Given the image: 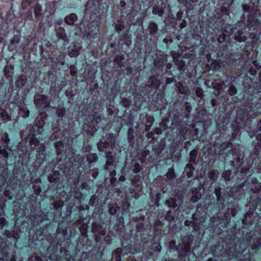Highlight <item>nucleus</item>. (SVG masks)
Segmentation results:
<instances>
[{
	"label": "nucleus",
	"instance_id": "obj_22",
	"mask_svg": "<svg viewBox=\"0 0 261 261\" xmlns=\"http://www.w3.org/2000/svg\"><path fill=\"white\" fill-rule=\"evenodd\" d=\"M149 28L150 29V33H154L158 30L157 24L154 22L150 23L149 24Z\"/></svg>",
	"mask_w": 261,
	"mask_h": 261
},
{
	"label": "nucleus",
	"instance_id": "obj_54",
	"mask_svg": "<svg viewBox=\"0 0 261 261\" xmlns=\"http://www.w3.org/2000/svg\"><path fill=\"white\" fill-rule=\"evenodd\" d=\"M100 234L101 236H105V235H106V230H101V231H100Z\"/></svg>",
	"mask_w": 261,
	"mask_h": 261
},
{
	"label": "nucleus",
	"instance_id": "obj_49",
	"mask_svg": "<svg viewBox=\"0 0 261 261\" xmlns=\"http://www.w3.org/2000/svg\"><path fill=\"white\" fill-rule=\"evenodd\" d=\"M220 188H219L218 189H216L215 190V193H216V194L217 195V196L218 197V198H219V196H220Z\"/></svg>",
	"mask_w": 261,
	"mask_h": 261
},
{
	"label": "nucleus",
	"instance_id": "obj_43",
	"mask_svg": "<svg viewBox=\"0 0 261 261\" xmlns=\"http://www.w3.org/2000/svg\"><path fill=\"white\" fill-rule=\"evenodd\" d=\"M18 42H19V39H18V37H15L14 38V39H13L11 40V43L12 44H15L16 43H18Z\"/></svg>",
	"mask_w": 261,
	"mask_h": 261
},
{
	"label": "nucleus",
	"instance_id": "obj_52",
	"mask_svg": "<svg viewBox=\"0 0 261 261\" xmlns=\"http://www.w3.org/2000/svg\"><path fill=\"white\" fill-rule=\"evenodd\" d=\"M110 138H111V140L113 142V144L111 145V148H112L114 147V139L112 135H110Z\"/></svg>",
	"mask_w": 261,
	"mask_h": 261
},
{
	"label": "nucleus",
	"instance_id": "obj_55",
	"mask_svg": "<svg viewBox=\"0 0 261 261\" xmlns=\"http://www.w3.org/2000/svg\"><path fill=\"white\" fill-rule=\"evenodd\" d=\"M125 179V177L124 176H121L120 177H119V180L120 181H124Z\"/></svg>",
	"mask_w": 261,
	"mask_h": 261
},
{
	"label": "nucleus",
	"instance_id": "obj_18",
	"mask_svg": "<svg viewBox=\"0 0 261 261\" xmlns=\"http://www.w3.org/2000/svg\"><path fill=\"white\" fill-rule=\"evenodd\" d=\"M231 174V172L230 170H227L225 171L223 174L222 176L225 179V180L229 181L231 179L230 175Z\"/></svg>",
	"mask_w": 261,
	"mask_h": 261
},
{
	"label": "nucleus",
	"instance_id": "obj_29",
	"mask_svg": "<svg viewBox=\"0 0 261 261\" xmlns=\"http://www.w3.org/2000/svg\"><path fill=\"white\" fill-rule=\"evenodd\" d=\"M237 92V90L234 86H230L229 89V93L231 95H234Z\"/></svg>",
	"mask_w": 261,
	"mask_h": 261
},
{
	"label": "nucleus",
	"instance_id": "obj_26",
	"mask_svg": "<svg viewBox=\"0 0 261 261\" xmlns=\"http://www.w3.org/2000/svg\"><path fill=\"white\" fill-rule=\"evenodd\" d=\"M141 167L138 163H135L134 165V172L138 173L141 170Z\"/></svg>",
	"mask_w": 261,
	"mask_h": 261
},
{
	"label": "nucleus",
	"instance_id": "obj_28",
	"mask_svg": "<svg viewBox=\"0 0 261 261\" xmlns=\"http://www.w3.org/2000/svg\"><path fill=\"white\" fill-rule=\"evenodd\" d=\"M141 177L139 175H136L132 179V182L134 184H136L138 183Z\"/></svg>",
	"mask_w": 261,
	"mask_h": 261
},
{
	"label": "nucleus",
	"instance_id": "obj_19",
	"mask_svg": "<svg viewBox=\"0 0 261 261\" xmlns=\"http://www.w3.org/2000/svg\"><path fill=\"white\" fill-rule=\"evenodd\" d=\"M41 7L39 5L35 6L34 9V13L37 18H39L41 15Z\"/></svg>",
	"mask_w": 261,
	"mask_h": 261
},
{
	"label": "nucleus",
	"instance_id": "obj_16",
	"mask_svg": "<svg viewBox=\"0 0 261 261\" xmlns=\"http://www.w3.org/2000/svg\"><path fill=\"white\" fill-rule=\"evenodd\" d=\"M97 159V156L95 153L90 154L87 157V160L90 163L96 162Z\"/></svg>",
	"mask_w": 261,
	"mask_h": 261
},
{
	"label": "nucleus",
	"instance_id": "obj_48",
	"mask_svg": "<svg viewBox=\"0 0 261 261\" xmlns=\"http://www.w3.org/2000/svg\"><path fill=\"white\" fill-rule=\"evenodd\" d=\"M33 258H34V257H32L31 258V260L32 261H33ZM35 260H36V261H42V258H41L40 256H35Z\"/></svg>",
	"mask_w": 261,
	"mask_h": 261
},
{
	"label": "nucleus",
	"instance_id": "obj_13",
	"mask_svg": "<svg viewBox=\"0 0 261 261\" xmlns=\"http://www.w3.org/2000/svg\"><path fill=\"white\" fill-rule=\"evenodd\" d=\"M0 116L4 120H11V118L8 115L7 112L5 110L0 109Z\"/></svg>",
	"mask_w": 261,
	"mask_h": 261
},
{
	"label": "nucleus",
	"instance_id": "obj_50",
	"mask_svg": "<svg viewBox=\"0 0 261 261\" xmlns=\"http://www.w3.org/2000/svg\"><path fill=\"white\" fill-rule=\"evenodd\" d=\"M4 223H5V220L4 219H0V227L4 226Z\"/></svg>",
	"mask_w": 261,
	"mask_h": 261
},
{
	"label": "nucleus",
	"instance_id": "obj_44",
	"mask_svg": "<svg viewBox=\"0 0 261 261\" xmlns=\"http://www.w3.org/2000/svg\"><path fill=\"white\" fill-rule=\"evenodd\" d=\"M178 2L184 5V6H187L188 4V0H178Z\"/></svg>",
	"mask_w": 261,
	"mask_h": 261
},
{
	"label": "nucleus",
	"instance_id": "obj_7",
	"mask_svg": "<svg viewBox=\"0 0 261 261\" xmlns=\"http://www.w3.org/2000/svg\"><path fill=\"white\" fill-rule=\"evenodd\" d=\"M218 172L215 170H211L208 173V177L211 180H216L218 178Z\"/></svg>",
	"mask_w": 261,
	"mask_h": 261
},
{
	"label": "nucleus",
	"instance_id": "obj_4",
	"mask_svg": "<svg viewBox=\"0 0 261 261\" xmlns=\"http://www.w3.org/2000/svg\"><path fill=\"white\" fill-rule=\"evenodd\" d=\"M243 32L242 31H239L238 32V34L236 35L234 39L237 41L239 42H244L247 39V37L245 36H242Z\"/></svg>",
	"mask_w": 261,
	"mask_h": 261
},
{
	"label": "nucleus",
	"instance_id": "obj_21",
	"mask_svg": "<svg viewBox=\"0 0 261 261\" xmlns=\"http://www.w3.org/2000/svg\"><path fill=\"white\" fill-rule=\"evenodd\" d=\"M166 176L168 179H172L175 177L174 171L173 168H170L168 169V171L166 174Z\"/></svg>",
	"mask_w": 261,
	"mask_h": 261
},
{
	"label": "nucleus",
	"instance_id": "obj_24",
	"mask_svg": "<svg viewBox=\"0 0 261 261\" xmlns=\"http://www.w3.org/2000/svg\"><path fill=\"white\" fill-rule=\"evenodd\" d=\"M65 109L64 108H62L58 110L57 114V115L58 116V117H62L64 116V115L65 114Z\"/></svg>",
	"mask_w": 261,
	"mask_h": 261
},
{
	"label": "nucleus",
	"instance_id": "obj_25",
	"mask_svg": "<svg viewBox=\"0 0 261 261\" xmlns=\"http://www.w3.org/2000/svg\"><path fill=\"white\" fill-rule=\"evenodd\" d=\"M11 187L10 186L7 187V189L6 190L4 195L6 197H7L9 199H12V196L11 194H10L8 191L10 190Z\"/></svg>",
	"mask_w": 261,
	"mask_h": 261
},
{
	"label": "nucleus",
	"instance_id": "obj_59",
	"mask_svg": "<svg viewBox=\"0 0 261 261\" xmlns=\"http://www.w3.org/2000/svg\"><path fill=\"white\" fill-rule=\"evenodd\" d=\"M193 229L197 231L199 229V227L198 226L194 225L193 226Z\"/></svg>",
	"mask_w": 261,
	"mask_h": 261
},
{
	"label": "nucleus",
	"instance_id": "obj_46",
	"mask_svg": "<svg viewBox=\"0 0 261 261\" xmlns=\"http://www.w3.org/2000/svg\"><path fill=\"white\" fill-rule=\"evenodd\" d=\"M186 169H189L190 171H193L194 167L191 164H187L186 166Z\"/></svg>",
	"mask_w": 261,
	"mask_h": 261
},
{
	"label": "nucleus",
	"instance_id": "obj_37",
	"mask_svg": "<svg viewBox=\"0 0 261 261\" xmlns=\"http://www.w3.org/2000/svg\"><path fill=\"white\" fill-rule=\"evenodd\" d=\"M226 35L223 34V35H220L218 37V41L219 42H223L225 40Z\"/></svg>",
	"mask_w": 261,
	"mask_h": 261
},
{
	"label": "nucleus",
	"instance_id": "obj_51",
	"mask_svg": "<svg viewBox=\"0 0 261 261\" xmlns=\"http://www.w3.org/2000/svg\"><path fill=\"white\" fill-rule=\"evenodd\" d=\"M186 26V21L185 20H183L182 22L180 23V27L181 28H184Z\"/></svg>",
	"mask_w": 261,
	"mask_h": 261
},
{
	"label": "nucleus",
	"instance_id": "obj_8",
	"mask_svg": "<svg viewBox=\"0 0 261 261\" xmlns=\"http://www.w3.org/2000/svg\"><path fill=\"white\" fill-rule=\"evenodd\" d=\"M81 47H79L75 49H71L68 53L69 56L70 57H74L78 56L80 54Z\"/></svg>",
	"mask_w": 261,
	"mask_h": 261
},
{
	"label": "nucleus",
	"instance_id": "obj_10",
	"mask_svg": "<svg viewBox=\"0 0 261 261\" xmlns=\"http://www.w3.org/2000/svg\"><path fill=\"white\" fill-rule=\"evenodd\" d=\"M176 87L178 88V92L180 94H186L188 91L187 88L184 87L179 82L176 84Z\"/></svg>",
	"mask_w": 261,
	"mask_h": 261
},
{
	"label": "nucleus",
	"instance_id": "obj_58",
	"mask_svg": "<svg viewBox=\"0 0 261 261\" xmlns=\"http://www.w3.org/2000/svg\"><path fill=\"white\" fill-rule=\"evenodd\" d=\"M153 136V134L151 132H149L147 134V137L149 138H152Z\"/></svg>",
	"mask_w": 261,
	"mask_h": 261
},
{
	"label": "nucleus",
	"instance_id": "obj_61",
	"mask_svg": "<svg viewBox=\"0 0 261 261\" xmlns=\"http://www.w3.org/2000/svg\"><path fill=\"white\" fill-rule=\"evenodd\" d=\"M190 221H185V225H186L188 226V225H190Z\"/></svg>",
	"mask_w": 261,
	"mask_h": 261
},
{
	"label": "nucleus",
	"instance_id": "obj_36",
	"mask_svg": "<svg viewBox=\"0 0 261 261\" xmlns=\"http://www.w3.org/2000/svg\"><path fill=\"white\" fill-rule=\"evenodd\" d=\"M109 212L111 214L114 215L117 212V207L114 206L110 207Z\"/></svg>",
	"mask_w": 261,
	"mask_h": 261
},
{
	"label": "nucleus",
	"instance_id": "obj_33",
	"mask_svg": "<svg viewBox=\"0 0 261 261\" xmlns=\"http://www.w3.org/2000/svg\"><path fill=\"white\" fill-rule=\"evenodd\" d=\"M70 72V74L72 75H74L76 74V67H75V66H74V65L71 66Z\"/></svg>",
	"mask_w": 261,
	"mask_h": 261
},
{
	"label": "nucleus",
	"instance_id": "obj_15",
	"mask_svg": "<svg viewBox=\"0 0 261 261\" xmlns=\"http://www.w3.org/2000/svg\"><path fill=\"white\" fill-rule=\"evenodd\" d=\"M55 147L57 150V154H61L62 152V148H64L63 144L61 142H57L55 144Z\"/></svg>",
	"mask_w": 261,
	"mask_h": 261
},
{
	"label": "nucleus",
	"instance_id": "obj_2",
	"mask_svg": "<svg viewBox=\"0 0 261 261\" xmlns=\"http://www.w3.org/2000/svg\"><path fill=\"white\" fill-rule=\"evenodd\" d=\"M34 101L38 108L46 107L49 103L48 98L44 95H36L34 98Z\"/></svg>",
	"mask_w": 261,
	"mask_h": 261
},
{
	"label": "nucleus",
	"instance_id": "obj_1",
	"mask_svg": "<svg viewBox=\"0 0 261 261\" xmlns=\"http://www.w3.org/2000/svg\"><path fill=\"white\" fill-rule=\"evenodd\" d=\"M97 147L100 151H103L104 149H106L105 152L107 154L108 161L105 166V169L110 171L112 170L110 173V176H111L110 181L111 183L113 184L116 181V178L115 177L116 173L114 170L115 166L113 164L114 158L110 155L111 151L109 150L108 144L107 143L100 142L98 143Z\"/></svg>",
	"mask_w": 261,
	"mask_h": 261
},
{
	"label": "nucleus",
	"instance_id": "obj_23",
	"mask_svg": "<svg viewBox=\"0 0 261 261\" xmlns=\"http://www.w3.org/2000/svg\"><path fill=\"white\" fill-rule=\"evenodd\" d=\"M201 197V194L196 192H195L194 191L193 192V196L192 197V200L194 202H197L199 199Z\"/></svg>",
	"mask_w": 261,
	"mask_h": 261
},
{
	"label": "nucleus",
	"instance_id": "obj_38",
	"mask_svg": "<svg viewBox=\"0 0 261 261\" xmlns=\"http://www.w3.org/2000/svg\"><path fill=\"white\" fill-rule=\"evenodd\" d=\"M31 143L32 144H34L35 145H39V141L35 138H33L31 140Z\"/></svg>",
	"mask_w": 261,
	"mask_h": 261
},
{
	"label": "nucleus",
	"instance_id": "obj_30",
	"mask_svg": "<svg viewBox=\"0 0 261 261\" xmlns=\"http://www.w3.org/2000/svg\"><path fill=\"white\" fill-rule=\"evenodd\" d=\"M121 103L125 107H128L130 105V101L127 98H123Z\"/></svg>",
	"mask_w": 261,
	"mask_h": 261
},
{
	"label": "nucleus",
	"instance_id": "obj_5",
	"mask_svg": "<svg viewBox=\"0 0 261 261\" xmlns=\"http://www.w3.org/2000/svg\"><path fill=\"white\" fill-rule=\"evenodd\" d=\"M152 13L155 15H158L160 16H162L164 14V10L155 6L153 7Z\"/></svg>",
	"mask_w": 261,
	"mask_h": 261
},
{
	"label": "nucleus",
	"instance_id": "obj_62",
	"mask_svg": "<svg viewBox=\"0 0 261 261\" xmlns=\"http://www.w3.org/2000/svg\"><path fill=\"white\" fill-rule=\"evenodd\" d=\"M11 261H16L15 256H13L11 258Z\"/></svg>",
	"mask_w": 261,
	"mask_h": 261
},
{
	"label": "nucleus",
	"instance_id": "obj_39",
	"mask_svg": "<svg viewBox=\"0 0 261 261\" xmlns=\"http://www.w3.org/2000/svg\"><path fill=\"white\" fill-rule=\"evenodd\" d=\"M166 219L168 220L171 221L174 219V217L170 215V211H168L166 216Z\"/></svg>",
	"mask_w": 261,
	"mask_h": 261
},
{
	"label": "nucleus",
	"instance_id": "obj_17",
	"mask_svg": "<svg viewBox=\"0 0 261 261\" xmlns=\"http://www.w3.org/2000/svg\"><path fill=\"white\" fill-rule=\"evenodd\" d=\"M92 229L94 233L98 232L101 229L100 225L97 222L93 223Z\"/></svg>",
	"mask_w": 261,
	"mask_h": 261
},
{
	"label": "nucleus",
	"instance_id": "obj_47",
	"mask_svg": "<svg viewBox=\"0 0 261 261\" xmlns=\"http://www.w3.org/2000/svg\"><path fill=\"white\" fill-rule=\"evenodd\" d=\"M249 168L247 167L243 168L241 169V173L242 174H246V172L248 171Z\"/></svg>",
	"mask_w": 261,
	"mask_h": 261
},
{
	"label": "nucleus",
	"instance_id": "obj_41",
	"mask_svg": "<svg viewBox=\"0 0 261 261\" xmlns=\"http://www.w3.org/2000/svg\"><path fill=\"white\" fill-rule=\"evenodd\" d=\"M175 242L173 241H171L170 242V244H169V246L171 248L173 249H176L177 250V248L175 247Z\"/></svg>",
	"mask_w": 261,
	"mask_h": 261
},
{
	"label": "nucleus",
	"instance_id": "obj_57",
	"mask_svg": "<svg viewBox=\"0 0 261 261\" xmlns=\"http://www.w3.org/2000/svg\"><path fill=\"white\" fill-rule=\"evenodd\" d=\"M181 16H182V12H177V17L180 18L181 17Z\"/></svg>",
	"mask_w": 261,
	"mask_h": 261
},
{
	"label": "nucleus",
	"instance_id": "obj_45",
	"mask_svg": "<svg viewBox=\"0 0 261 261\" xmlns=\"http://www.w3.org/2000/svg\"><path fill=\"white\" fill-rule=\"evenodd\" d=\"M56 178H57L54 177V176L53 175L49 176L48 177V180L51 182L56 181Z\"/></svg>",
	"mask_w": 261,
	"mask_h": 261
},
{
	"label": "nucleus",
	"instance_id": "obj_53",
	"mask_svg": "<svg viewBox=\"0 0 261 261\" xmlns=\"http://www.w3.org/2000/svg\"><path fill=\"white\" fill-rule=\"evenodd\" d=\"M187 174L188 177H191L193 175V171L189 170V171L187 172Z\"/></svg>",
	"mask_w": 261,
	"mask_h": 261
},
{
	"label": "nucleus",
	"instance_id": "obj_6",
	"mask_svg": "<svg viewBox=\"0 0 261 261\" xmlns=\"http://www.w3.org/2000/svg\"><path fill=\"white\" fill-rule=\"evenodd\" d=\"M57 36L59 38L62 39L64 41H66L67 37L65 33V30L63 29H60L57 33Z\"/></svg>",
	"mask_w": 261,
	"mask_h": 261
},
{
	"label": "nucleus",
	"instance_id": "obj_35",
	"mask_svg": "<svg viewBox=\"0 0 261 261\" xmlns=\"http://www.w3.org/2000/svg\"><path fill=\"white\" fill-rule=\"evenodd\" d=\"M153 249L157 251H160L161 249V246L159 244L155 243L153 245Z\"/></svg>",
	"mask_w": 261,
	"mask_h": 261
},
{
	"label": "nucleus",
	"instance_id": "obj_64",
	"mask_svg": "<svg viewBox=\"0 0 261 261\" xmlns=\"http://www.w3.org/2000/svg\"><path fill=\"white\" fill-rule=\"evenodd\" d=\"M237 161L238 162H239H239H241V159H240V158H237Z\"/></svg>",
	"mask_w": 261,
	"mask_h": 261
},
{
	"label": "nucleus",
	"instance_id": "obj_34",
	"mask_svg": "<svg viewBox=\"0 0 261 261\" xmlns=\"http://www.w3.org/2000/svg\"><path fill=\"white\" fill-rule=\"evenodd\" d=\"M191 247L189 243H186L184 245V247L182 248V250H185L186 252H188L190 250Z\"/></svg>",
	"mask_w": 261,
	"mask_h": 261
},
{
	"label": "nucleus",
	"instance_id": "obj_32",
	"mask_svg": "<svg viewBox=\"0 0 261 261\" xmlns=\"http://www.w3.org/2000/svg\"><path fill=\"white\" fill-rule=\"evenodd\" d=\"M133 132H134V130H133V129L132 128H129V129H128V138L132 140L134 138V137L133 135Z\"/></svg>",
	"mask_w": 261,
	"mask_h": 261
},
{
	"label": "nucleus",
	"instance_id": "obj_42",
	"mask_svg": "<svg viewBox=\"0 0 261 261\" xmlns=\"http://www.w3.org/2000/svg\"><path fill=\"white\" fill-rule=\"evenodd\" d=\"M243 9L244 11H245L246 12H249L250 10V8L249 6L247 5H243Z\"/></svg>",
	"mask_w": 261,
	"mask_h": 261
},
{
	"label": "nucleus",
	"instance_id": "obj_20",
	"mask_svg": "<svg viewBox=\"0 0 261 261\" xmlns=\"http://www.w3.org/2000/svg\"><path fill=\"white\" fill-rule=\"evenodd\" d=\"M124 59L125 57L124 55L118 56L115 59V62L117 63L119 66H122L123 65V63L121 61V60H124Z\"/></svg>",
	"mask_w": 261,
	"mask_h": 261
},
{
	"label": "nucleus",
	"instance_id": "obj_63",
	"mask_svg": "<svg viewBox=\"0 0 261 261\" xmlns=\"http://www.w3.org/2000/svg\"><path fill=\"white\" fill-rule=\"evenodd\" d=\"M96 240L97 242H99V237H98L97 235H96Z\"/></svg>",
	"mask_w": 261,
	"mask_h": 261
},
{
	"label": "nucleus",
	"instance_id": "obj_3",
	"mask_svg": "<svg viewBox=\"0 0 261 261\" xmlns=\"http://www.w3.org/2000/svg\"><path fill=\"white\" fill-rule=\"evenodd\" d=\"M77 16L74 14H71L65 18V21L68 24H72L77 20Z\"/></svg>",
	"mask_w": 261,
	"mask_h": 261
},
{
	"label": "nucleus",
	"instance_id": "obj_27",
	"mask_svg": "<svg viewBox=\"0 0 261 261\" xmlns=\"http://www.w3.org/2000/svg\"><path fill=\"white\" fill-rule=\"evenodd\" d=\"M196 95L200 97L201 98L203 96V91L202 89L201 88H198L196 90Z\"/></svg>",
	"mask_w": 261,
	"mask_h": 261
},
{
	"label": "nucleus",
	"instance_id": "obj_40",
	"mask_svg": "<svg viewBox=\"0 0 261 261\" xmlns=\"http://www.w3.org/2000/svg\"><path fill=\"white\" fill-rule=\"evenodd\" d=\"M33 189L36 194H39L41 192V188L39 186L38 187L36 186H33Z\"/></svg>",
	"mask_w": 261,
	"mask_h": 261
},
{
	"label": "nucleus",
	"instance_id": "obj_11",
	"mask_svg": "<svg viewBox=\"0 0 261 261\" xmlns=\"http://www.w3.org/2000/svg\"><path fill=\"white\" fill-rule=\"evenodd\" d=\"M153 121L154 118L152 116H149L147 118V124L145 125V128L146 131L148 130L150 128V127L152 125Z\"/></svg>",
	"mask_w": 261,
	"mask_h": 261
},
{
	"label": "nucleus",
	"instance_id": "obj_60",
	"mask_svg": "<svg viewBox=\"0 0 261 261\" xmlns=\"http://www.w3.org/2000/svg\"><path fill=\"white\" fill-rule=\"evenodd\" d=\"M255 72H256V71L255 70H250V73L252 74V75H254L255 74Z\"/></svg>",
	"mask_w": 261,
	"mask_h": 261
},
{
	"label": "nucleus",
	"instance_id": "obj_56",
	"mask_svg": "<svg viewBox=\"0 0 261 261\" xmlns=\"http://www.w3.org/2000/svg\"><path fill=\"white\" fill-rule=\"evenodd\" d=\"M98 175V172H94L93 174H92V176L93 178H96Z\"/></svg>",
	"mask_w": 261,
	"mask_h": 261
},
{
	"label": "nucleus",
	"instance_id": "obj_12",
	"mask_svg": "<svg viewBox=\"0 0 261 261\" xmlns=\"http://www.w3.org/2000/svg\"><path fill=\"white\" fill-rule=\"evenodd\" d=\"M122 252V249L120 248H117L113 251V255H116V261H120L121 260L120 254Z\"/></svg>",
	"mask_w": 261,
	"mask_h": 261
},
{
	"label": "nucleus",
	"instance_id": "obj_14",
	"mask_svg": "<svg viewBox=\"0 0 261 261\" xmlns=\"http://www.w3.org/2000/svg\"><path fill=\"white\" fill-rule=\"evenodd\" d=\"M197 151L195 150H192L190 153V162L193 163H195Z\"/></svg>",
	"mask_w": 261,
	"mask_h": 261
},
{
	"label": "nucleus",
	"instance_id": "obj_31",
	"mask_svg": "<svg viewBox=\"0 0 261 261\" xmlns=\"http://www.w3.org/2000/svg\"><path fill=\"white\" fill-rule=\"evenodd\" d=\"M2 140L5 143H8L9 142V139L8 137V134L5 133L4 136L2 138Z\"/></svg>",
	"mask_w": 261,
	"mask_h": 261
},
{
	"label": "nucleus",
	"instance_id": "obj_9",
	"mask_svg": "<svg viewBox=\"0 0 261 261\" xmlns=\"http://www.w3.org/2000/svg\"><path fill=\"white\" fill-rule=\"evenodd\" d=\"M166 203L169 207L175 208L177 206L176 200L174 198H172L170 200H168L166 201Z\"/></svg>",
	"mask_w": 261,
	"mask_h": 261
}]
</instances>
